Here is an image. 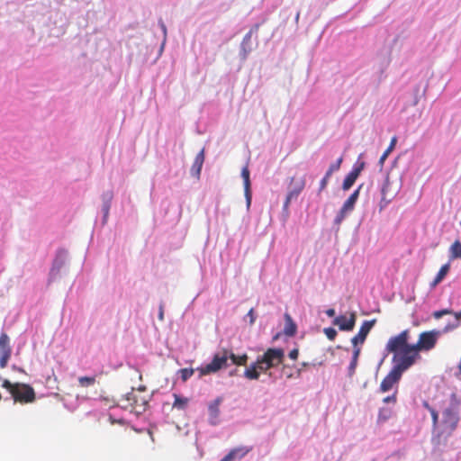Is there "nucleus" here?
Segmentation results:
<instances>
[{
	"mask_svg": "<svg viewBox=\"0 0 461 461\" xmlns=\"http://www.w3.org/2000/svg\"><path fill=\"white\" fill-rule=\"evenodd\" d=\"M360 348H358L357 346L354 347V350H353V356H352V359H355V360H358V357L360 355Z\"/></svg>",
	"mask_w": 461,
	"mask_h": 461,
	"instance_id": "ea45409f",
	"label": "nucleus"
},
{
	"mask_svg": "<svg viewBox=\"0 0 461 461\" xmlns=\"http://www.w3.org/2000/svg\"><path fill=\"white\" fill-rule=\"evenodd\" d=\"M396 402V396L395 394L387 396L384 399V402L389 403V402Z\"/></svg>",
	"mask_w": 461,
	"mask_h": 461,
	"instance_id": "79ce46f5",
	"label": "nucleus"
},
{
	"mask_svg": "<svg viewBox=\"0 0 461 461\" xmlns=\"http://www.w3.org/2000/svg\"><path fill=\"white\" fill-rule=\"evenodd\" d=\"M174 402H173V408L177 410H185L189 402V399L186 397H181L176 393H174Z\"/></svg>",
	"mask_w": 461,
	"mask_h": 461,
	"instance_id": "412c9836",
	"label": "nucleus"
},
{
	"mask_svg": "<svg viewBox=\"0 0 461 461\" xmlns=\"http://www.w3.org/2000/svg\"><path fill=\"white\" fill-rule=\"evenodd\" d=\"M241 176L243 178L244 185H250L249 170L247 167L242 169Z\"/></svg>",
	"mask_w": 461,
	"mask_h": 461,
	"instance_id": "7c9ffc66",
	"label": "nucleus"
},
{
	"mask_svg": "<svg viewBox=\"0 0 461 461\" xmlns=\"http://www.w3.org/2000/svg\"><path fill=\"white\" fill-rule=\"evenodd\" d=\"M362 189V185H360L357 190H355L347 199L346 202H356V200L358 197V194L360 190Z\"/></svg>",
	"mask_w": 461,
	"mask_h": 461,
	"instance_id": "72a5a7b5",
	"label": "nucleus"
},
{
	"mask_svg": "<svg viewBox=\"0 0 461 461\" xmlns=\"http://www.w3.org/2000/svg\"><path fill=\"white\" fill-rule=\"evenodd\" d=\"M430 414H431V418H432V426L434 429H436L438 426V413L434 409V410H431Z\"/></svg>",
	"mask_w": 461,
	"mask_h": 461,
	"instance_id": "473e14b6",
	"label": "nucleus"
},
{
	"mask_svg": "<svg viewBox=\"0 0 461 461\" xmlns=\"http://www.w3.org/2000/svg\"><path fill=\"white\" fill-rule=\"evenodd\" d=\"M342 162V158H339L335 163H332L330 166V168L334 172L339 169L340 164Z\"/></svg>",
	"mask_w": 461,
	"mask_h": 461,
	"instance_id": "4c0bfd02",
	"label": "nucleus"
},
{
	"mask_svg": "<svg viewBox=\"0 0 461 461\" xmlns=\"http://www.w3.org/2000/svg\"><path fill=\"white\" fill-rule=\"evenodd\" d=\"M259 364L258 361L252 363L246 370L244 371V376L249 380H258L260 375Z\"/></svg>",
	"mask_w": 461,
	"mask_h": 461,
	"instance_id": "2eb2a0df",
	"label": "nucleus"
},
{
	"mask_svg": "<svg viewBox=\"0 0 461 461\" xmlns=\"http://www.w3.org/2000/svg\"><path fill=\"white\" fill-rule=\"evenodd\" d=\"M391 411L389 410H381L378 415L379 421H385L389 416Z\"/></svg>",
	"mask_w": 461,
	"mask_h": 461,
	"instance_id": "2f4dec72",
	"label": "nucleus"
},
{
	"mask_svg": "<svg viewBox=\"0 0 461 461\" xmlns=\"http://www.w3.org/2000/svg\"><path fill=\"white\" fill-rule=\"evenodd\" d=\"M333 171L329 167L328 171L326 172L323 178H326L329 180L330 176L332 175Z\"/></svg>",
	"mask_w": 461,
	"mask_h": 461,
	"instance_id": "49530a36",
	"label": "nucleus"
},
{
	"mask_svg": "<svg viewBox=\"0 0 461 461\" xmlns=\"http://www.w3.org/2000/svg\"><path fill=\"white\" fill-rule=\"evenodd\" d=\"M354 204L355 203H344L340 212L335 218V223L339 224L343 221L345 215L351 212L354 210Z\"/></svg>",
	"mask_w": 461,
	"mask_h": 461,
	"instance_id": "aec40b11",
	"label": "nucleus"
},
{
	"mask_svg": "<svg viewBox=\"0 0 461 461\" xmlns=\"http://www.w3.org/2000/svg\"><path fill=\"white\" fill-rule=\"evenodd\" d=\"M458 406L459 402L456 399V395L453 394L450 406L443 411L442 429L432 438V443L435 446L446 444L447 438L456 429L459 422Z\"/></svg>",
	"mask_w": 461,
	"mask_h": 461,
	"instance_id": "f03ea898",
	"label": "nucleus"
},
{
	"mask_svg": "<svg viewBox=\"0 0 461 461\" xmlns=\"http://www.w3.org/2000/svg\"><path fill=\"white\" fill-rule=\"evenodd\" d=\"M451 258H461V242L456 240L450 247Z\"/></svg>",
	"mask_w": 461,
	"mask_h": 461,
	"instance_id": "b1692460",
	"label": "nucleus"
},
{
	"mask_svg": "<svg viewBox=\"0 0 461 461\" xmlns=\"http://www.w3.org/2000/svg\"><path fill=\"white\" fill-rule=\"evenodd\" d=\"M306 185V178L304 175L295 174L290 179L287 185V194L285 202H292L297 200L300 194L303 192Z\"/></svg>",
	"mask_w": 461,
	"mask_h": 461,
	"instance_id": "39448f33",
	"label": "nucleus"
},
{
	"mask_svg": "<svg viewBox=\"0 0 461 461\" xmlns=\"http://www.w3.org/2000/svg\"><path fill=\"white\" fill-rule=\"evenodd\" d=\"M258 28H259V25L258 24H255L250 30L249 32L244 36L243 38V41H242V45H246L249 42L253 33H257L258 31Z\"/></svg>",
	"mask_w": 461,
	"mask_h": 461,
	"instance_id": "bb28decb",
	"label": "nucleus"
},
{
	"mask_svg": "<svg viewBox=\"0 0 461 461\" xmlns=\"http://www.w3.org/2000/svg\"><path fill=\"white\" fill-rule=\"evenodd\" d=\"M327 183H328V179L322 178L321 181V189H324L326 187Z\"/></svg>",
	"mask_w": 461,
	"mask_h": 461,
	"instance_id": "a18cd8bd",
	"label": "nucleus"
},
{
	"mask_svg": "<svg viewBox=\"0 0 461 461\" xmlns=\"http://www.w3.org/2000/svg\"><path fill=\"white\" fill-rule=\"evenodd\" d=\"M407 369L408 368L406 367V366H403V364H394L392 370L381 382L380 390L383 393L390 391L393 388V386L398 383V381L401 379L402 373Z\"/></svg>",
	"mask_w": 461,
	"mask_h": 461,
	"instance_id": "0eeeda50",
	"label": "nucleus"
},
{
	"mask_svg": "<svg viewBox=\"0 0 461 461\" xmlns=\"http://www.w3.org/2000/svg\"><path fill=\"white\" fill-rule=\"evenodd\" d=\"M357 321L356 312H350L349 316L339 315L334 318L333 324L338 326L340 330L350 331L354 329Z\"/></svg>",
	"mask_w": 461,
	"mask_h": 461,
	"instance_id": "9d476101",
	"label": "nucleus"
},
{
	"mask_svg": "<svg viewBox=\"0 0 461 461\" xmlns=\"http://www.w3.org/2000/svg\"><path fill=\"white\" fill-rule=\"evenodd\" d=\"M108 214V211H107V208H105V213H104V217H106Z\"/></svg>",
	"mask_w": 461,
	"mask_h": 461,
	"instance_id": "8fccbe9b",
	"label": "nucleus"
},
{
	"mask_svg": "<svg viewBox=\"0 0 461 461\" xmlns=\"http://www.w3.org/2000/svg\"><path fill=\"white\" fill-rule=\"evenodd\" d=\"M388 186H389L388 183H385L383 185V188H382V194H383L382 202H390L391 199H392V198L387 197V195H386V189L388 188Z\"/></svg>",
	"mask_w": 461,
	"mask_h": 461,
	"instance_id": "c9c22d12",
	"label": "nucleus"
},
{
	"mask_svg": "<svg viewBox=\"0 0 461 461\" xmlns=\"http://www.w3.org/2000/svg\"><path fill=\"white\" fill-rule=\"evenodd\" d=\"M203 160H204V154H203V150H201L195 159H194V162L193 164V167H192V170H194L195 171V174L198 176L201 172V169H202V166H203Z\"/></svg>",
	"mask_w": 461,
	"mask_h": 461,
	"instance_id": "4be33fe9",
	"label": "nucleus"
},
{
	"mask_svg": "<svg viewBox=\"0 0 461 461\" xmlns=\"http://www.w3.org/2000/svg\"><path fill=\"white\" fill-rule=\"evenodd\" d=\"M78 384L81 387H89L95 384V376H80Z\"/></svg>",
	"mask_w": 461,
	"mask_h": 461,
	"instance_id": "393cba45",
	"label": "nucleus"
},
{
	"mask_svg": "<svg viewBox=\"0 0 461 461\" xmlns=\"http://www.w3.org/2000/svg\"><path fill=\"white\" fill-rule=\"evenodd\" d=\"M229 359H230L232 364L236 366H246L249 357L246 353L238 356L230 350Z\"/></svg>",
	"mask_w": 461,
	"mask_h": 461,
	"instance_id": "6ab92c4d",
	"label": "nucleus"
},
{
	"mask_svg": "<svg viewBox=\"0 0 461 461\" xmlns=\"http://www.w3.org/2000/svg\"><path fill=\"white\" fill-rule=\"evenodd\" d=\"M422 405L424 406V408H426L429 412L431 411V410H434V408H432L428 402H423Z\"/></svg>",
	"mask_w": 461,
	"mask_h": 461,
	"instance_id": "c03bdc74",
	"label": "nucleus"
},
{
	"mask_svg": "<svg viewBox=\"0 0 461 461\" xmlns=\"http://www.w3.org/2000/svg\"><path fill=\"white\" fill-rule=\"evenodd\" d=\"M248 316L249 317V322L250 324H253L255 322V314H254V309L251 308L249 312H248Z\"/></svg>",
	"mask_w": 461,
	"mask_h": 461,
	"instance_id": "a19ab883",
	"label": "nucleus"
},
{
	"mask_svg": "<svg viewBox=\"0 0 461 461\" xmlns=\"http://www.w3.org/2000/svg\"><path fill=\"white\" fill-rule=\"evenodd\" d=\"M12 349L10 347V339L6 333L0 335V367L5 368L11 357Z\"/></svg>",
	"mask_w": 461,
	"mask_h": 461,
	"instance_id": "1a4fd4ad",
	"label": "nucleus"
},
{
	"mask_svg": "<svg viewBox=\"0 0 461 461\" xmlns=\"http://www.w3.org/2000/svg\"><path fill=\"white\" fill-rule=\"evenodd\" d=\"M249 205H250V203H247V209H248V210H249Z\"/></svg>",
	"mask_w": 461,
	"mask_h": 461,
	"instance_id": "3c124183",
	"label": "nucleus"
},
{
	"mask_svg": "<svg viewBox=\"0 0 461 461\" xmlns=\"http://www.w3.org/2000/svg\"><path fill=\"white\" fill-rule=\"evenodd\" d=\"M397 142V138L394 136L392 138L389 147L384 150V152L380 157L379 162L380 164H384L389 154L393 150Z\"/></svg>",
	"mask_w": 461,
	"mask_h": 461,
	"instance_id": "5701e85b",
	"label": "nucleus"
},
{
	"mask_svg": "<svg viewBox=\"0 0 461 461\" xmlns=\"http://www.w3.org/2000/svg\"><path fill=\"white\" fill-rule=\"evenodd\" d=\"M440 332L438 330H430L421 332L417 343L414 344V349L417 354L421 350H430L437 343Z\"/></svg>",
	"mask_w": 461,
	"mask_h": 461,
	"instance_id": "423d86ee",
	"label": "nucleus"
},
{
	"mask_svg": "<svg viewBox=\"0 0 461 461\" xmlns=\"http://www.w3.org/2000/svg\"><path fill=\"white\" fill-rule=\"evenodd\" d=\"M20 383H11L9 380H5L3 382L2 386L9 391V393L12 394L13 392L17 388Z\"/></svg>",
	"mask_w": 461,
	"mask_h": 461,
	"instance_id": "c85d7f7f",
	"label": "nucleus"
},
{
	"mask_svg": "<svg viewBox=\"0 0 461 461\" xmlns=\"http://www.w3.org/2000/svg\"><path fill=\"white\" fill-rule=\"evenodd\" d=\"M285 324L284 333L288 337L294 336L296 333V330H297V326L294 323V321H293L290 314H288V313L285 314Z\"/></svg>",
	"mask_w": 461,
	"mask_h": 461,
	"instance_id": "dca6fc26",
	"label": "nucleus"
},
{
	"mask_svg": "<svg viewBox=\"0 0 461 461\" xmlns=\"http://www.w3.org/2000/svg\"><path fill=\"white\" fill-rule=\"evenodd\" d=\"M362 168H363V164L359 167L354 168L351 172H349L348 174V176H346V178L343 181V185H342V187L345 191L348 190L354 185V183L356 182Z\"/></svg>",
	"mask_w": 461,
	"mask_h": 461,
	"instance_id": "4468645a",
	"label": "nucleus"
},
{
	"mask_svg": "<svg viewBox=\"0 0 461 461\" xmlns=\"http://www.w3.org/2000/svg\"><path fill=\"white\" fill-rule=\"evenodd\" d=\"M159 318H160L161 320L163 319V312H160V313H159Z\"/></svg>",
	"mask_w": 461,
	"mask_h": 461,
	"instance_id": "09e8293b",
	"label": "nucleus"
},
{
	"mask_svg": "<svg viewBox=\"0 0 461 461\" xmlns=\"http://www.w3.org/2000/svg\"><path fill=\"white\" fill-rule=\"evenodd\" d=\"M325 312L329 317H334L336 314L335 310L333 308L328 309Z\"/></svg>",
	"mask_w": 461,
	"mask_h": 461,
	"instance_id": "37998d69",
	"label": "nucleus"
},
{
	"mask_svg": "<svg viewBox=\"0 0 461 461\" xmlns=\"http://www.w3.org/2000/svg\"><path fill=\"white\" fill-rule=\"evenodd\" d=\"M222 401L223 398L221 396H218L208 406L210 422L213 425L217 424L218 422V418L220 415V405Z\"/></svg>",
	"mask_w": 461,
	"mask_h": 461,
	"instance_id": "f8f14e48",
	"label": "nucleus"
},
{
	"mask_svg": "<svg viewBox=\"0 0 461 461\" xmlns=\"http://www.w3.org/2000/svg\"><path fill=\"white\" fill-rule=\"evenodd\" d=\"M409 339L410 330H404L391 337L385 345V350L393 354V362L396 365L403 364L407 368H410L420 358V354L415 352L414 344H410Z\"/></svg>",
	"mask_w": 461,
	"mask_h": 461,
	"instance_id": "f257e3e1",
	"label": "nucleus"
},
{
	"mask_svg": "<svg viewBox=\"0 0 461 461\" xmlns=\"http://www.w3.org/2000/svg\"><path fill=\"white\" fill-rule=\"evenodd\" d=\"M450 314H453V312L449 309H443V310H440V311H437V312H433V317L435 319H439L441 317H443L444 315H450Z\"/></svg>",
	"mask_w": 461,
	"mask_h": 461,
	"instance_id": "c756f323",
	"label": "nucleus"
},
{
	"mask_svg": "<svg viewBox=\"0 0 461 461\" xmlns=\"http://www.w3.org/2000/svg\"><path fill=\"white\" fill-rule=\"evenodd\" d=\"M12 397L15 402L31 403L35 401L36 395L34 389L30 384L20 383L13 392Z\"/></svg>",
	"mask_w": 461,
	"mask_h": 461,
	"instance_id": "6e6552de",
	"label": "nucleus"
},
{
	"mask_svg": "<svg viewBox=\"0 0 461 461\" xmlns=\"http://www.w3.org/2000/svg\"><path fill=\"white\" fill-rule=\"evenodd\" d=\"M357 366V361L355 359H351V362L348 366V374L350 376L354 375Z\"/></svg>",
	"mask_w": 461,
	"mask_h": 461,
	"instance_id": "e433bc0d",
	"label": "nucleus"
},
{
	"mask_svg": "<svg viewBox=\"0 0 461 461\" xmlns=\"http://www.w3.org/2000/svg\"><path fill=\"white\" fill-rule=\"evenodd\" d=\"M126 400L129 402V404L124 405V408L131 407L132 410H136L137 411H139L138 408H141L143 411L145 410V406L147 404L146 400L141 399L139 401L134 392L128 393Z\"/></svg>",
	"mask_w": 461,
	"mask_h": 461,
	"instance_id": "ddd939ff",
	"label": "nucleus"
},
{
	"mask_svg": "<svg viewBox=\"0 0 461 461\" xmlns=\"http://www.w3.org/2000/svg\"><path fill=\"white\" fill-rule=\"evenodd\" d=\"M249 451V450L244 447L233 448L224 456V458L228 461H233L236 458L240 459L245 456Z\"/></svg>",
	"mask_w": 461,
	"mask_h": 461,
	"instance_id": "f3484780",
	"label": "nucleus"
},
{
	"mask_svg": "<svg viewBox=\"0 0 461 461\" xmlns=\"http://www.w3.org/2000/svg\"><path fill=\"white\" fill-rule=\"evenodd\" d=\"M453 314L455 315V318H456V320L461 319V311H460V312H453Z\"/></svg>",
	"mask_w": 461,
	"mask_h": 461,
	"instance_id": "de8ad7c7",
	"label": "nucleus"
},
{
	"mask_svg": "<svg viewBox=\"0 0 461 461\" xmlns=\"http://www.w3.org/2000/svg\"><path fill=\"white\" fill-rule=\"evenodd\" d=\"M229 356L230 350L227 348H222L221 351L215 353L209 364L204 366L197 367L196 370L199 372L200 376L208 375L222 368H226L228 366Z\"/></svg>",
	"mask_w": 461,
	"mask_h": 461,
	"instance_id": "20e7f679",
	"label": "nucleus"
},
{
	"mask_svg": "<svg viewBox=\"0 0 461 461\" xmlns=\"http://www.w3.org/2000/svg\"><path fill=\"white\" fill-rule=\"evenodd\" d=\"M194 373L193 368H182L179 370L180 377L183 382H186Z\"/></svg>",
	"mask_w": 461,
	"mask_h": 461,
	"instance_id": "a878e982",
	"label": "nucleus"
},
{
	"mask_svg": "<svg viewBox=\"0 0 461 461\" xmlns=\"http://www.w3.org/2000/svg\"><path fill=\"white\" fill-rule=\"evenodd\" d=\"M244 194H245L246 202H251L252 194H251L250 185H244Z\"/></svg>",
	"mask_w": 461,
	"mask_h": 461,
	"instance_id": "f704fd0d",
	"label": "nucleus"
},
{
	"mask_svg": "<svg viewBox=\"0 0 461 461\" xmlns=\"http://www.w3.org/2000/svg\"><path fill=\"white\" fill-rule=\"evenodd\" d=\"M220 461H228L227 459H225L224 457L222 459H221Z\"/></svg>",
	"mask_w": 461,
	"mask_h": 461,
	"instance_id": "603ef678",
	"label": "nucleus"
},
{
	"mask_svg": "<svg viewBox=\"0 0 461 461\" xmlns=\"http://www.w3.org/2000/svg\"><path fill=\"white\" fill-rule=\"evenodd\" d=\"M285 358V351L283 348H271L258 357L257 361L259 364V370L267 372V370L278 366L283 363Z\"/></svg>",
	"mask_w": 461,
	"mask_h": 461,
	"instance_id": "7ed1b4c3",
	"label": "nucleus"
},
{
	"mask_svg": "<svg viewBox=\"0 0 461 461\" xmlns=\"http://www.w3.org/2000/svg\"><path fill=\"white\" fill-rule=\"evenodd\" d=\"M299 356L298 348H294L289 352V357L293 360H296Z\"/></svg>",
	"mask_w": 461,
	"mask_h": 461,
	"instance_id": "58836bf2",
	"label": "nucleus"
},
{
	"mask_svg": "<svg viewBox=\"0 0 461 461\" xmlns=\"http://www.w3.org/2000/svg\"><path fill=\"white\" fill-rule=\"evenodd\" d=\"M375 323V320L365 321L362 323L357 334L351 339V342L354 347L357 346L358 344H363L365 342L368 333L370 332Z\"/></svg>",
	"mask_w": 461,
	"mask_h": 461,
	"instance_id": "9b49d317",
	"label": "nucleus"
},
{
	"mask_svg": "<svg viewBox=\"0 0 461 461\" xmlns=\"http://www.w3.org/2000/svg\"><path fill=\"white\" fill-rule=\"evenodd\" d=\"M323 332L330 340H334L337 337V330L334 328H325Z\"/></svg>",
	"mask_w": 461,
	"mask_h": 461,
	"instance_id": "cd10ccee",
	"label": "nucleus"
},
{
	"mask_svg": "<svg viewBox=\"0 0 461 461\" xmlns=\"http://www.w3.org/2000/svg\"><path fill=\"white\" fill-rule=\"evenodd\" d=\"M449 268H450V265L448 263L443 265L440 267V269L438 272L436 277L434 278V280L430 284V287L431 288L436 287L445 278V276L447 275V273L449 271Z\"/></svg>",
	"mask_w": 461,
	"mask_h": 461,
	"instance_id": "a211bd4d",
	"label": "nucleus"
}]
</instances>
